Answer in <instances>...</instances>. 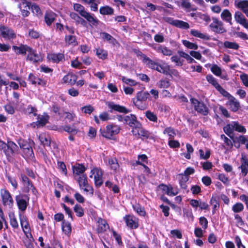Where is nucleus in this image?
Instances as JSON below:
<instances>
[{
  "label": "nucleus",
  "mask_w": 248,
  "mask_h": 248,
  "mask_svg": "<svg viewBox=\"0 0 248 248\" xmlns=\"http://www.w3.org/2000/svg\"><path fill=\"white\" fill-rule=\"evenodd\" d=\"M73 8L81 16L85 18L92 25L96 26L99 24V20L94 16L93 14L86 11L85 7L81 4L75 3Z\"/></svg>",
  "instance_id": "f257e3e1"
},
{
  "label": "nucleus",
  "mask_w": 248,
  "mask_h": 248,
  "mask_svg": "<svg viewBox=\"0 0 248 248\" xmlns=\"http://www.w3.org/2000/svg\"><path fill=\"white\" fill-rule=\"evenodd\" d=\"M120 127L117 125H108L106 130L100 129V132L102 136L107 139H111L112 137L118 134Z\"/></svg>",
  "instance_id": "f03ea898"
},
{
  "label": "nucleus",
  "mask_w": 248,
  "mask_h": 248,
  "mask_svg": "<svg viewBox=\"0 0 248 248\" xmlns=\"http://www.w3.org/2000/svg\"><path fill=\"white\" fill-rule=\"evenodd\" d=\"M150 97V94L147 92H139L137 93L136 100L133 99L135 105L140 109H143L145 107L143 105V102L146 101Z\"/></svg>",
  "instance_id": "7ed1b4c3"
},
{
  "label": "nucleus",
  "mask_w": 248,
  "mask_h": 248,
  "mask_svg": "<svg viewBox=\"0 0 248 248\" xmlns=\"http://www.w3.org/2000/svg\"><path fill=\"white\" fill-rule=\"evenodd\" d=\"M0 36L5 40H11L16 38V34L11 28L2 25L0 26Z\"/></svg>",
  "instance_id": "20e7f679"
},
{
  "label": "nucleus",
  "mask_w": 248,
  "mask_h": 248,
  "mask_svg": "<svg viewBox=\"0 0 248 248\" xmlns=\"http://www.w3.org/2000/svg\"><path fill=\"white\" fill-rule=\"evenodd\" d=\"M213 23L210 25L212 31L217 33H223L226 32L223 23L216 17L212 18Z\"/></svg>",
  "instance_id": "39448f33"
},
{
  "label": "nucleus",
  "mask_w": 248,
  "mask_h": 248,
  "mask_svg": "<svg viewBox=\"0 0 248 248\" xmlns=\"http://www.w3.org/2000/svg\"><path fill=\"white\" fill-rule=\"evenodd\" d=\"M103 171L98 168H94L91 170L90 177L92 178L93 175L96 186H100L103 184Z\"/></svg>",
  "instance_id": "423d86ee"
},
{
  "label": "nucleus",
  "mask_w": 248,
  "mask_h": 248,
  "mask_svg": "<svg viewBox=\"0 0 248 248\" xmlns=\"http://www.w3.org/2000/svg\"><path fill=\"white\" fill-rule=\"evenodd\" d=\"M190 101L194 105L195 109L198 112L203 115H207L208 113L209 109L203 103L199 102L195 98H191Z\"/></svg>",
  "instance_id": "0eeeda50"
},
{
  "label": "nucleus",
  "mask_w": 248,
  "mask_h": 248,
  "mask_svg": "<svg viewBox=\"0 0 248 248\" xmlns=\"http://www.w3.org/2000/svg\"><path fill=\"white\" fill-rule=\"evenodd\" d=\"M3 150L7 156H11L17 152L18 147L13 141H10L6 144V146Z\"/></svg>",
  "instance_id": "6e6552de"
},
{
  "label": "nucleus",
  "mask_w": 248,
  "mask_h": 248,
  "mask_svg": "<svg viewBox=\"0 0 248 248\" xmlns=\"http://www.w3.org/2000/svg\"><path fill=\"white\" fill-rule=\"evenodd\" d=\"M132 132L134 136H138V138L142 139H148L150 135L149 131L145 130L142 127V125L140 123V125L137 127H135L134 129H132Z\"/></svg>",
  "instance_id": "1a4fd4ad"
},
{
  "label": "nucleus",
  "mask_w": 248,
  "mask_h": 248,
  "mask_svg": "<svg viewBox=\"0 0 248 248\" xmlns=\"http://www.w3.org/2000/svg\"><path fill=\"white\" fill-rule=\"evenodd\" d=\"M140 122L137 120V117L133 114H130L129 115H125L124 120V124H127L129 126L134 129L135 127L138 128L140 125Z\"/></svg>",
  "instance_id": "9d476101"
},
{
  "label": "nucleus",
  "mask_w": 248,
  "mask_h": 248,
  "mask_svg": "<svg viewBox=\"0 0 248 248\" xmlns=\"http://www.w3.org/2000/svg\"><path fill=\"white\" fill-rule=\"evenodd\" d=\"M234 17L237 23L241 24L244 28L248 29V20L241 12L238 11L235 12Z\"/></svg>",
  "instance_id": "9b49d317"
},
{
  "label": "nucleus",
  "mask_w": 248,
  "mask_h": 248,
  "mask_svg": "<svg viewBox=\"0 0 248 248\" xmlns=\"http://www.w3.org/2000/svg\"><path fill=\"white\" fill-rule=\"evenodd\" d=\"M1 195L3 204L4 205H11L12 204L13 200L8 190L5 189H2L1 190Z\"/></svg>",
  "instance_id": "f8f14e48"
},
{
  "label": "nucleus",
  "mask_w": 248,
  "mask_h": 248,
  "mask_svg": "<svg viewBox=\"0 0 248 248\" xmlns=\"http://www.w3.org/2000/svg\"><path fill=\"white\" fill-rule=\"evenodd\" d=\"M107 104L108 108H110V112H112L113 110L124 113H127L129 112V110H128L125 107L119 105L115 104L112 102H108Z\"/></svg>",
  "instance_id": "ddd939ff"
},
{
  "label": "nucleus",
  "mask_w": 248,
  "mask_h": 248,
  "mask_svg": "<svg viewBox=\"0 0 248 248\" xmlns=\"http://www.w3.org/2000/svg\"><path fill=\"white\" fill-rule=\"evenodd\" d=\"M241 166L239 168L241 169L242 175L245 176L248 172V158L247 156L244 155H241Z\"/></svg>",
  "instance_id": "4468645a"
},
{
  "label": "nucleus",
  "mask_w": 248,
  "mask_h": 248,
  "mask_svg": "<svg viewBox=\"0 0 248 248\" xmlns=\"http://www.w3.org/2000/svg\"><path fill=\"white\" fill-rule=\"evenodd\" d=\"M31 3L25 0L22 1L19 5L18 7L20 8L22 15L23 16H28L30 14L29 10L31 9Z\"/></svg>",
  "instance_id": "2eb2a0df"
},
{
  "label": "nucleus",
  "mask_w": 248,
  "mask_h": 248,
  "mask_svg": "<svg viewBox=\"0 0 248 248\" xmlns=\"http://www.w3.org/2000/svg\"><path fill=\"white\" fill-rule=\"evenodd\" d=\"M27 52V60L30 61L33 63L37 62L40 61V57L38 54L36 53L35 50H33L31 47H29Z\"/></svg>",
  "instance_id": "dca6fc26"
},
{
  "label": "nucleus",
  "mask_w": 248,
  "mask_h": 248,
  "mask_svg": "<svg viewBox=\"0 0 248 248\" xmlns=\"http://www.w3.org/2000/svg\"><path fill=\"white\" fill-rule=\"evenodd\" d=\"M72 170L74 178H75L77 177V175L84 174V172L86 169L83 165L77 164L72 166Z\"/></svg>",
  "instance_id": "f3484780"
},
{
  "label": "nucleus",
  "mask_w": 248,
  "mask_h": 248,
  "mask_svg": "<svg viewBox=\"0 0 248 248\" xmlns=\"http://www.w3.org/2000/svg\"><path fill=\"white\" fill-rule=\"evenodd\" d=\"M77 80V76L72 73H68L62 78L64 83H67L71 85H74L76 83Z\"/></svg>",
  "instance_id": "a211bd4d"
},
{
  "label": "nucleus",
  "mask_w": 248,
  "mask_h": 248,
  "mask_svg": "<svg viewBox=\"0 0 248 248\" xmlns=\"http://www.w3.org/2000/svg\"><path fill=\"white\" fill-rule=\"evenodd\" d=\"M154 48L158 52L161 53L163 55L170 56L172 55L173 51L165 46L159 45L155 46Z\"/></svg>",
  "instance_id": "6ab92c4d"
},
{
  "label": "nucleus",
  "mask_w": 248,
  "mask_h": 248,
  "mask_svg": "<svg viewBox=\"0 0 248 248\" xmlns=\"http://www.w3.org/2000/svg\"><path fill=\"white\" fill-rule=\"evenodd\" d=\"M228 104L231 110L234 112L237 111L240 108L239 102L232 96H230L229 98Z\"/></svg>",
  "instance_id": "aec40b11"
},
{
  "label": "nucleus",
  "mask_w": 248,
  "mask_h": 248,
  "mask_svg": "<svg viewBox=\"0 0 248 248\" xmlns=\"http://www.w3.org/2000/svg\"><path fill=\"white\" fill-rule=\"evenodd\" d=\"M48 58L50 60L55 63H59L64 61V56L62 53H53L48 55Z\"/></svg>",
  "instance_id": "412c9836"
},
{
  "label": "nucleus",
  "mask_w": 248,
  "mask_h": 248,
  "mask_svg": "<svg viewBox=\"0 0 248 248\" xmlns=\"http://www.w3.org/2000/svg\"><path fill=\"white\" fill-rule=\"evenodd\" d=\"M29 47V46L23 44H21L19 46H12L13 49L16 52V54H26Z\"/></svg>",
  "instance_id": "4be33fe9"
},
{
  "label": "nucleus",
  "mask_w": 248,
  "mask_h": 248,
  "mask_svg": "<svg viewBox=\"0 0 248 248\" xmlns=\"http://www.w3.org/2000/svg\"><path fill=\"white\" fill-rule=\"evenodd\" d=\"M124 220L128 227L131 229H136L138 227V223L135 219L133 218V217L130 216H126L124 217Z\"/></svg>",
  "instance_id": "5701e85b"
},
{
  "label": "nucleus",
  "mask_w": 248,
  "mask_h": 248,
  "mask_svg": "<svg viewBox=\"0 0 248 248\" xmlns=\"http://www.w3.org/2000/svg\"><path fill=\"white\" fill-rule=\"evenodd\" d=\"M222 19L226 22H228L230 25H232V16L230 11L228 9L224 10L221 14Z\"/></svg>",
  "instance_id": "b1692460"
},
{
  "label": "nucleus",
  "mask_w": 248,
  "mask_h": 248,
  "mask_svg": "<svg viewBox=\"0 0 248 248\" xmlns=\"http://www.w3.org/2000/svg\"><path fill=\"white\" fill-rule=\"evenodd\" d=\"M219 197L216 195H213L211 199L210 204L213 206V214H215L219 207Z\"/></svg>",
  "instance_id": "393cba45"
},
{
  "label": "nucleus",
  "mask_w": 248,
  "mask_h": 248,
  "mask_svg": "<svg viewBox=\"0 0 248 248\" xmlns=\"http://www.w3.org/2000/svg\"><path fill=\"white\" fill-rule=\"evenodd\" d=\"M20 147L25 150L28 155L31 156L33 155V151L31 147L24 141H20L19 142Z\"/></svg>",
  "instance_id": "a878e982"
},
{
  "label": "nucleus",
  "mask_w": 248,
  "mask_h": 248,
  "mask_svg": "<svg viewBox=\"0 0 248 248\" xmlns=\"http://www.w3.org/2000/svg\"><path fill=\"white\" fill-rule=\"evenodd\" d=\"M49 118V116L46 113H44L42 115H39L36 122L37 124L41 126L45 125L47 123Z\"/></svg>",
  "instance_id": "bb28decb"
},
{
  "label": "nucleus",
  "mask_w": 248,
  "mask_h": 248,
  "mask_svg": "<svg viewBox=\"0 0 248 248\" xmlns=\"http://www.w3.org/2000/svg\"><path fill=\"white\" fill-rule=\"evenodd\" d=\"M142 56L143 57V62L145 63L149 68L153 69H155L156 66H157L158 63L152 61L146 55Z\"/></svg>",
  "instance_id": "cd10ccee"
},
{
  "label": "nucleus",
  "mask_w": 248,
  "mask_h": 248,
  "mask_svg": "<svg viewBox=\"0 0 248 248\" xmlns=\"http://www.w3.org/2000/svg\"><path fill=\"white\" fill-rule=\"evenodd\" d=\"M114 12V9L108 5L102 6L99 9L100 14L103 15H112Z\"/></svg>",
  "instance_id": "c85d7f7f"
},
{
  "label": "nucleus",
  "mask_w": 248,
  "mask_h": 248,
  "mask_svg": "<svg viewBox=\"0 0 248 248\" xmlns=\"http://www.w3.org/2000/svg\"><path fill=\"white\" fill-rule=\"evenodd\" d=\"M234 5L238 8L241 9L243 12L248 9V0H243L234 1Z\"/></svg>",
  "instance_id": "c756f323"
},
{
  "label": "nucleus",
  "mask_w": 248,
  "mask_h": 248,
  "mask_svg": "<svg viewBox=\"0 0 248 248\" xmlns=\"http://www.w3.org/2000/svg\"><path fill=\"white\" fill-rule=\"evenodd\" d=\"M220 138L225 144V145H223V147L225 149L227 150H231L233 147V142L224 134L221 135Z\"/></svg>",
  "instance_id": "7c9ffc66"
},
{
  "label": "nucleus",
  "mask_w": 248,
  "mask_h": 248,
  "mask_svg": "<svg viewBox=\"0 0 248 248\" xmlns=\"http://www.w3.org/2000/svg\"><path fill=\"white\" fill-rule=\"evenodd\" d=\"M190 34L195 37H198L205 40H209L210 39V37L207 34L202 33L196 30H191L190 31Z\"/></svg>",
  "instance_id": "2f4dec72"
},
{
  "label": "nucleus",
  "mask_w": 248,
  "mask_h": 248,
  "mask_svg": "<svg viewBox=\"0 0 248 248\" xmlns=\"http://www.w3.org/2000/svg\"><path fill=\"white\" fill-rule=\"evenodd\" d=\"M155 70L158 72L161 73H163L164 74L167 76L170 75V66L168 65H162L158 63L157 66H156Z\"/></svg>",
  "instance_id": "473e14b6"
},
{
  "label": "nucleus",
  "mask_w": 248,
  "mask_h": 248,
  "mask_svg": "<svg viewBox=\"0 0 248 248\" xmlns=\"http://www.w3.org/2000/svg\"><path fill=\"white\" fill-rule=\"evenodd\" d=\"M224 132L231 139L233 138L232 134L234 131L233 122L231 124H227L223 127Z\"/></svg>",
  "instance_id": "72a5a7b5"
},
{
  "label": "nucleus",
  "mask_w": 248,
  "mask_h": 248,
  "mask_svg": "<svg viewBox=\"0 0 248 248\" xmlns=\"http://www.w3.org/2000/svg\"><path fill=\"white\" fill-rule=\"evenodd\" d=\"M56 15L52 12H49L46 13L45 16V20L46 24L49 26L55 19Z\"/></svg>",
  "instance_id": "f704fd0d"
},
{
  "label": "nucleus",
  "mask_w": 248,
  "mask_h": 248,
  "mask_svg": "<svg viewBox=\"0 0 248 248\" xmlns=\"http://www.w3.org/2000/svg\"><path fill=\"white\" fill-rule=\"evenodd\" d=\"M162 190L169 196H174L178 193L177 187H163Z\"/></svg>",
  "instance_id": "c9c22d12"
},
{
  "label": "nucleus",
  "mask_w": 248,
  "mask_h": 248,
  "mask_svg": "<svg viewBox=\"0 0 248 248\" xmlns=\"http://www.w3.org/2000/svg\"><path fill=\"white\" fill-rule=\"evenodd\" d=\"M74 179L78 182L79 186H86L88 185L87 176L85 174L77 175Z\"/></svg>",
  "instance_id": "e433bc0d"
},
{
  "label": "nucleus",
  "mask_w": 248,
  "mask_h": 248,
  "mask_svg": "<svg viewBox=\"0 0 248 248\" xmlns=\"http://www.w3.org/2000/svg\"><path fill=\"white\" fill-rule=\"evenodd\" d=\"M173 26L182 29H187L189 28V25L188 23L180 20H175L173 21Z\"/></svg>",
  "instance_id": "4c0bfd02"
},
{
  "label": "nucleus",
  "mask_w": 248,
  "mask_h": 248,
  "mask_svg": "<svg viewBox=\"0 0 248 248\" xmlns=\"http://www.w3.org/2000/svg\"><path fill=\"white\" fill-rule=\"evenodd\" d=\"M223 46L225 48L233 50H238L240 47L239 44L237 43L228 41H225L223 43Z\"/></svg>",
  "instance_id": "58836bf2"
},
{
  "label": "nucleus",
  "mask_w": 248,
  "mask_h": 248,
  "mask_svg": "<svg viewBox=\"0 0 248 248\" xmlns=\"http://www.w3.org/2000/svg\"><path fill=\"white\" fill-rule=\"evenodd\" d=\"M16 201L19 210L22 211H24L26 209L27 206V202L26 200L18 197L16 198Z\"/></svg>",
  "instance_id": "ea45409f"
},
{
  "label": "nucleus",
  "mask_w": 248,
  "mask_h": 248,
  "mask_svg": "<svg viewBox=\"0 0 248 248\" xmlns=\"http://www.w3.org/2000/svg\"><path fill=\"white\" fill-rule=\"evenodd\" d=\"M98 229L100 232H104L108 228V225L106 221L101 218H99L98 221Z\"/></svg>",
  "instance_id": "a19ab883"
},
{
  "label": "nucleus",
  "mask_w": 248,
  "mask_h": 248,
  "mask_svg": "<svg viewBox=\"0 0 248 248\" xmlns=\"http://www.w3.org/2000/svg\"><path fill=\"white\" fill-rule=\"evenodd\" d=\"M39 139L41 143L45 146H49L50 144V137L45 134H42L39 136Z\"/></svg>",
  "instance_id": "79ce46f5"
},
{
  "label": "nucleus",
  "mask_w": 248,
  "mask_h": 248,
  "mask_svg": "<svg viewBox=\"0 0 248 248\" xmlns=\"http://www.w3.org/2000/svg\"><path fill=\"white\" fill-rule=\"evenodd\" d=\"M62 229L64 233L69 235L71 232V224L68 222L63 221L62 224Z\"/></svg>",
  "instance_id": "37998d69"
},
{
  "label": "nucleus",
  "mask_w": 248,
  "mask_h": 248,
  "mask_svg": "<svg viewBox=\"0 0 248 248\" xmlns=\"http://www.w3.org/2000/svg\"><path fill=\"white\" fill-rule=\"evenodd\" d=\"M65 42L68 45L76 46L78 45L76 36L73 35H66L65 38Z\"/></svg>",
  "instance_id": "c03bdc74"
},
{
  "label": "nucleus",
  "mask_w": 248,
  "mask_h": 248,
  "mask_svg": "<svg viewBox=\"0 0 248 248\" xmlns=\"http://www.w3.org/2000/svg\"><path fill=\"white\" fill-rule=\"evenodd\" d=\"M233 124L234 128V131L242 133H245L246 132L247 130L245 127L244 126L240 125L238 122L233 121Z\"/></svg>",
  "instance_id": "a18cd8bd"
},
{
  "label": "nucleus",
  "mask_w": 248,
  "mask_h": 248,
  "mask_svg": "<svg viewBox=\"0 0 248 248\" xmlns=\"http://www.w3.org/2000/svg\"><path fill=\"white\" fill-rule=\"evenodd\" d=\"M96 54L99 58L103 60L106 59L108 56L107 51L101 48L96 49Z\"/></svg>",
  "instance_id": "49530a36"
},
{
  "label": "nucleus",
  "mask_w": 248,
  "mask_h": 248,
  "mask_svg": "<svg viewBox=\"0 0 248 248\" xmlns=\"http://www.w3.org/2000/svg\"><path fill=\"white\" fill-rule=\"evenodd\" d=\"M178 53L181 57L185 58L189 63L196 62V61L188 54L182 51H178Z\"/></svg>",
  "instance_id": "de8ad7c7"
},
{
  "label": "nucleus",
  "mask_w": 248,
  "mask_h": 248,
  "mask_svg": "<svg viewBox=\"0 0 248 248\" xmlns=\"http://www.w3.org/2000/svg\"><path fill=\"white\" fill-rule=\"evenodd\" d=\"M108 164L110 168L113 170H116L119 168L117 159L115 158H110L108 160Z\"/></svg>",
  "instance_id": "09e8293b"
},
{
  "label": "nucleus",
  "mask_w": 248,
  "mask_h": 248,
  "mask_svg": "<svg viewBox=\"0 0 248 248\" xmlns=\"http://www.w3.org/2000/svg\"><path fill=\"white\" fill-rule=\"evenodd\" d=\"M146 117L150 121L153 122H157V117L151 111L148 110L145 112Z\"/></svg>",
  "instance_id": "8fccbe9b"
},
{
  "label": "nucleus",
  "mask_w": 248,
  "mask_h": 248,
  "mask_svg": "<svg viewBox=\"0 0 248 248\" xmlns=\"http://www.w3.org/2000/svg\"><path fill=\"white\" fill-rule=\"evenodd\" d=\"M206 79L208 82L212 84L216 88V89H217V87L220 86V85L217 82L216 79L213 77V76L207 75L206 76Z\"/></svg>",
  "instance_id": "3c124183"
},
{
  "label": "nucleus",
  "mask_w": 248,
  "mask_h": 248,
  "mask_svg": "<svg viewBox=\"0 0 248 248\" xmlns=\"http://www.w3.org/2000/svg\"><path fill=\"white\" fill-rule=\"evenodd\" d=\"M74 211L76 213L77 216L81 217L84 215V210L82 207L78 205H75L74 208Z\"/></svg>",
  "instance_id": "603ef678"
},
{
  "label": "nucleus",
  "mask_w": 248,
  "mask_h": 248,
  "mask_svg": "<svg viewBox=\"0 0 248 248\" xmlns=\"http://www.w3.org/2000/svg\"><path fill=\"white\" fill-rule=\"evenodd\" d=\"M163 133L164 134H167L169 136L170 139L173 138L176 135L174 129L171 127L165 128L163 131Z\"/></svg>",
  "instance_id": "864d4df0"
},
{
  "label": "nucleus",
  "mask_w": 248,
  "mask_h": 248,
  "mask_svg": "<svg viewBox=\"0 0 248 248\" xmlns=\"http://www.w3.org/2000/svg\"><path fill=\"white\" fill-rule=\"evenodd\" d=\"M183 44L185 46L189 49H193L196 50L198 48V45L196 44L190 42L189 41L187 40H183Z\"/></svg>",
  "instance_id": "5fc2aeb1"
},
{
  "label": "nucleus",
  "mask_w": 248,
  "mask_h": 248,
  "mask_svg": "<svg viewBox=\"0 0 248 248\" xmlns=\"http://www.w3.org/2000/svg\"><path fill=\"white\" fill-rule=\"evenodd\" d=\"M133 207L135 211L137 212L140 215L144 216L145 214V212L143 208H142L141 206L139 204H136L133 205Z\"/></svg>",
  "instance_id": "6e6d98bb"
},
{
  "label": "nucleus",
  "mask_w": 248,
  "mask_h": 248,
  "mask_svg": "<svg viewBox=\"0 0 248 248\" xmlns=\"http://www.w3.org/2000/svg\"><path fill=\"white\" fill-rule=\"evenodd\" d=\"M58 168L64 175L67 174V169L65 164L63 162L58 161L57 162Z\"/></svg>",
  "instance_id": "4d7b16f0"
},
{
  "label": "nucleus",
  "mask_w": 248,
  "mask_h": 248,
  "mask_svg": "<svg viewBox=\"0 0 248 248\" xmlns=\"http://www.w3.org/2000/svg\"><path fill=\"white\" fill-rule=\"evenodd\" d=\"M21 177L23 185L25 186H30V185L31 186H33L32 182L27 176L25 175L22 174Z\"/></svg>",
  "instance_id": "13d9d810"
},
{
  "label": "nucleus",
  "mask_w": 248,
  "mask_h": 248,
  "mask_svg": "<svg viewBox=\"0 0 248 248\" xmlns=\"http://www.w3.org/2000/svg\"><path fill=\"white\" fill-rule=\"evenodd\" d=\"M122 80L123 82L130 86H135L137 82L133 79L127 78L125 77H122Z\"/></svg>",
  "instance_id": "bf43d9fd"
},
{
  "label": "nucleus",
  "mask_w": 248,
  "mask_h": 248,
  "mask_svg": "<svg viewBox=\"0 0 248 248\" xmlns=\"http://www.w3.org/2000/svg\"><path fill=\"white\" fill-rule=\"evenodd\" d=\"M199 152L201 159H207L210 157L211 153L209 150L206 151L205 154H204V152L202 149H200Z\"/></svg>",
  "instance_id": "052dcab7"
},
{
  "label": "nucleus",
  "mask_w": 248,
  "mask_h": 248,
  "mask_svg": "<svg viewBox=\"0 0 248 248\" xmlns=\"http://www.w3.org/2000/svg\"><path fill=\"white\" fill-rule=\"evenodd\" d=\"M211 71L217 76H220L221 69L217 64H214L211 68Z\"/></svg>",
  "instance_id": "680f3d73"
},
{
  "label": "nucleus",
  "mask_w": 248,
  "mask_h": 248,
  "mask_svg": "<svg viewBox=\"0 0 248 248\" xmlns=\"http://www.w3.org/2000/svg\"><path fill=\"white\" fill-rule=\"evenodd\" d=\"M244 209V206L241 203H236L232 206V210L235 213H239Z\"/></svg>",
  "instance_id": "e2e57ef3"
},
{
  "label": "nucleus",
  "mask_w": 248,
  "mask_h": 248,
  "mask_svg": "<svg viewBox=\"0 0 248 248\" xmlns=\"http://www.w3.org/2000/svg\"><path fill=\"white\" fill-rule=\"evenodd\" d=\"M102 37L103 39H106L108 41L113 43L116 40L111 35L107 32H102L101 33Z\"/></svg>",
  "instance_id": "0e129e2a"
},
{
  "label": "nucleus",
  "mask_w": 248,
  "mask_h": 248,
  "mask_svg": "<svg viewBox=\"0 0 248 248\" xmlns=\"http://www.w3.org/2000/svg\"><path fill=\"white\" fill-rule=\"evenodd\" d=\"M63 130L73 134H76L78 133V130L75 128L71 127L70 125H65L63 127Z\"/></svg>",
  "instance_id": "69168bd1"
},
{
  "label": "nucleus",
  "mask_w": 248,
  "mask_h": 248,
  "mask_svg": "<svg viewBox=\"0 0 248 248\" xmlns=\"http://www.w3.org/2000/svg\"><path fill=\"white\" fill-rule=\"evenodd\" d=\"M171 61L172 62H174L176 65L182 66L183 63L181 61L180 56L179 57L177 55L173 56L171 57Z\"/></svg>",
  "instance_id": "338daca9"
},
{
  "label": "nucleus",
  "mask_w": 248,
  "mask_h": 248,
  "mask_svg": "<svg viewBox=\"0 0 248 248\" xmlns=\"http://www.w3.org/2000/svg\"><path fill=\"white\" fill-rule=\"evenodd\" d=\"M81 110L86 114H91L94 110L93 108L91 105H87L81 108Z\"/></svg>",
  "instance_id": "774afa93"
}]
</instances>
